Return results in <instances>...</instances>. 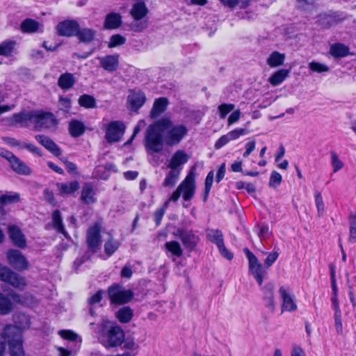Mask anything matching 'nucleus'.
<instances>
[{
  "label": "nucleus",
  "instance_id": "f257e3e1",
  "mask_svg": "<svg viewBox=\"0 0 356 356\" xmlns=\"http://www.w3.org/2000/svg\"><path fill=\"white\" fill-rule=\"evenodd\" d=\"M188 128L182 124H174L170 118H163L150 125L145 135L146 148L153 152H159L163 149V136L166 145H178L188 134Z\"/></svg>",
  "mask_w": 356,
  "mask_h": 356
},
{
  "label": "nucleus",
  "instance_id": "f03ea898",
  "mask_svg": "<svg viewBox=\"0 0 356 356\" xmlns=\"http://www.w3.org/2000/svg\"><path fill=\"white\" fill-rule=\"evenodd\" d=\"M14 319L15 325H7L5 327V333L8 334V344L10 355L24 356L22 330L29 327V319L25 314L15 315Z\"/></svg>",
  "mask_w": 356,
  "mask_h": 356
},
{
  "label": "nucleus",
  "instance_id": "7ed1b4c3",
  "mask_svg": "<svg viewBox=\"0 0 356 356\" xmlns=\"http://www.w3.org/2000/svg\"><path fill=\"white\" fill-rule=\"evenodd\" d=\"M100 342L106 348H114L122 344L124 332L119 325H110L102 321L99 325Z\"/></svg>",
  "mask_w": 356,
  "mask_h": 356
},
{
  "label": "nucleus",
  "instance_id": "20e7f679",
  "mask_svg": "<svg viewBox=\"0 0 356 356\" xmlns=\"http://www.w3.org/2000/svg\"><path fill=\"white\" fill-rule=\"evenodd\" d=\"M195 192V176L192 172H191L172 193V195L169 198V201L177 202L181 194L182 197L185 201H189L194 196Z\"/></svg>",
  "mask_w": 356,
  "mask_h": 356
},
{
  "label": "nucleus",
  "instance_id": "39448f33",
  "mask_svg": "<svg viewBox=\"0 0 356 356\" xmlns=\"http://www.w3.org/2000/svg\"><path fill=\"white\" fill-rule=\"evenodd\" d=\"M0 280L19 290H24L26 286V279L7 266L0 264Z\"/></svg>",
  "mask_w": 356,
  "mask_h": 356
},
{
  "label": "nucleus",
  "instance_id": "423d86ee",
  "mask_svg": "<svg viewBox=\"0 0 356 356\" xmlns=\"http://www.w3.org/2000/svg\"><path fill=\"white\" fill-rule=\"evenodd\" d=\"M244 252L248 259L250 273L253 275L258 284L261 286L267 275V271L263 268L257 257L248 248H245Z\"/></svg>",
  "mask_w": 356,
  "mask_h": 356
},
{
  "label": "nucleus",
  "instance_id": "0eeeda50",
  "mask_svg": "<svg viewBox=\"0 0 356 356\" xmlns=\"http://www.w3.org/2000/svg\"><path fill=\"white\" fill-rule=\"evenodd\" d=\"M0 156L5 158L9 162L12 170L17 174L22 175H29L31 174V168L12 152L4 149H0Z\"/></svg>",
  "mask_w": 356,
  "mask_h": 356
},
{
  "label": "nucleus",
  "instance_id": "6e6552de",
  "mask_svg": "<svg viewBox=\"0 0 356 356\" xmlns=\"http://www.w3.org/2000/svg\"><path fill=\"white\" fill-rule=\"evenodd\" d=\"M108 297L111 303L123 305L129 302L134 293L131 290H125L122 286L115 284L109 287L108 290Z\"/></svg>",
  "mask_w": 356,
  "mask_h": 356
},
{
  "label": "nucleus",
  "instance_id": "1a4fd4ad",
  "mask_svg": "<svg viewBox=\"0 0 356 356\" xmlns=\"http://www.w3.org/2000/svg\"><path fill=\"white\" fill-rule=\"evenodd\" d=\"M8 264L17 271L29 269V262L24 255L18 250H9L6 254Z\"/></svg>",
  "mask_w": 356,
  "mask_h": 356
},
{
  "label": "nucleus",
  "instance_id": "9d476101",
  "mask_svg": "<svg viewBox=\"0 0 356 356\" xmlns=\"http://www.w3.org/2000/svg\"><path fill=\"white\" fill-rule=\"evenodd\" d=\"M14 302H22L19 294L13 291L8 294L0 293V314L7 315L10 313L14 308Z\"/></svg>",
  "mask_w": 356,
  "mask_h": 356
},
{
  "label": "nucleus",
  "instance_id": "9b49d317",
  "mask_svg": "<svg viewBox=\"0 0 356 356\" xmlns=\"http://www.w3.org/2000/svg\"><path fill=\"white\" fill-rule=\"evenodd\" d=\"M125 131V125L121 121H113L106 128L105 139L109 143L118 142Z\"/></svg>",
  "mask_w": 356,
  "mask_h": 356
},
{
  "label": "nucleus",
  "instance_id": "f8f14e48",
  "mask_svg": "<svg viewBox=\"0 0 356 356\" xmlns=\"http://www.w3.org/2000/svg\"><path fill=\"white\" fill-rule=\"evenodd\" d=\"M56 124V120L52 113L41 111H35L33 124L35 129H49Z\"/></svg>",
  "mask_w": 356,
  "mask_h": 356
},
{
  "label": "nucleus",
  "instance_id": "ddd939ff",
  "mask_svg": "<svg viewBox=\"0 0 356 356\" xmlns=\"http://www.w3.org/2000/svg\"><path fill=\"white\" fill-rule=\"evenodd\" d=\"M175 237L179 238L184 247L193 249L199 241V237L196 236L192 230L178 228L172 232Z\"/></svg>",
  "mask_w": 356,
  "mask_h": 356
},
{
  "label": "nucleus",
  "instance_id": "4468645a",
  "mask_svg": "<svg viewBox=\"0 0 356 356\" xmlns=\"http://www.w3.org/2000/svg\"><path fill=\"white\" fill-rule=\"evenodd\" d=\"M100 226L97 224L88 228L86 235V243L89 250L92 253H95L99 249L101 236Z\"/></svg>",
  "mask_w": 356,
  "mask_h": 356
},
{
  "label": "nucleus",
  "instance_id": "2eb2a0df",
  "mask_svg": "<svg viewBox=\"0 0 356 356\" xmlns=\"http://www.w3.org/2000/svg\"><path fill=\"white\" fill-rule=\"evenodd\" d=\"M79 23L74 19H66L59 22L56 27L58 35L64 37L75 36L79 29Z\"/></svg>",
  "mask_w": 356,
  "mask_h": 356
},
{
  "label": "nucleus",
  "instance_id": "dca6fc26",
  "mask_svg": "<svg viewBox=\"0 0 356 356\" xmlns=\"http://www.w3.org/2000/svg\"><path fill=\"white\" fill-rule=\"evenodd\" d=\"M146 101L144 92L131 91L127 97L128 107L131 111H137Z\"/></svg>",
  "mask_w": 356,
  "mask_h": 356
},
{
  "label": "nucleus",
  "instance_id": "f3484780",
  "mask_svg": "<svg viewBox=\"0 0 356 356\" xmlns=\"http://www.w3.org/2000/svg\"><path fill=\"white\" fill-rule=\"evenodd\" d=\"M35 111H22L15 113L11 117L12 124H19L21 127H29L33 124Z\"/></svg>",
  "mask_w": 356,
  "mask_h": 356
},
{
  "label": "nucleus",
  "instance_id": "a211bd4d",
  "mask_svg": "<svg viewBox=\"0 0 356 356\" xmlns=\"http://www.w3.org/2000/svg\"><path fill=\"white\" fill-rule=\"evenodd\" d=\"M279 292L282 300V312H294L297 309V305L291 294L284 287H280Z\"/></svg>",
  "mask_w": 356,
  "mask_h": 356
},
{
  "label": "nucleus",
  "instance_id": "6ab92c4d",
  "mask_svg": "<svg viewBox=\"0 0 356 356\" xmlns=\"http://www.w3.org/2000/svg\"><path fill=\"white\" fill-rule=\"evenodd\" d=\"M263 298L266 307L271 312H274L275 309V302L274 299V284L273 283L266 284L263 288Z\"/></svg>",
  "mask_w": 356,
  "mask_h": 356
},
{
  "label": "nucleus",
  "instance_id": "aec40b11",
  "mask_svg": "<svg viewBox=\"0 0 356 356\" xmlns=\"http://www.w3.org/2000/svg\"><path fill=\"white\" fill-rule=\"evenodd\" d=\"M35 138L40 144L55 156H58L61 154L60 149L49 136L36 135Z\"/></svg>",
  "mask_w": 356,
  "mask_h": 356
},
{
  "label": "nucleus",
  "instance_id": "412c9836",
  "mask_svg": "<svg viewBox=\"0 0 356 356\" xmlns=\"http://www.w3.org/2000/svg\"><path fill=\"white\" fill-rule=\"evenodd\" d=\"M97 35V31L90 28H81L79 29L76 33V37L80 42L89 44L95 40Z\"/></svg>",
  "mask_w": 356,
  "mask_h": 356
},
{
  "label": "nucleus",
  "instance_id": "4be33fe9",
  "mask_svg": "<svg viewBox=\"0 0 356 356\" xmlns=\"http://www.w3.org/2000/svg\"><path fill=\"white\" fill-rule=\"evenodd\" d=\"M189 157L184 150H177L172 155L168 164L170 169H179V167L186 163Z\"/></svg>",
  "mask_w": 356,
  "mask_h": 356
},
{
  "label": "nucleus",
  "instance_id": "5701e85b",
  "mask_svg": "<svg viewBox=\"0 0 356 356\" xmlns=\"http://www.w3.org/2000/svg\"><path fill=\"white\" fill-rule=\"evenodd\" d=\"M8 233L10 239L16 246L21 248L26 246V239L19 227L15 225L9 226Z\"/></svg>",
  "mask_w": 356,
  "mask_h": 356
},
{
  "label": "nucleus",
  "instance_id": "b1692460",
  "mask_svg": "<svg viewBox=\"0 0 356 356\" xmlns=\"http://www.w3.org/2000/svg\"><path fill=\"white\" fill-rule=\"evenodd\" d=\"M95 191L91 183H85L82 187L80 200L85 204H90L96 201Z\"/></svg>",
  "mask_w": 356,
  "mask_h": 356
},
{
  "label": "nucleus",
  "instance_id": "393cba45",
  "mask_svg": "<svg viewBox=\"0 0 356 356\" xmlns=\"http://www.w3.org/2000/svg\"><path fill=\"white\" fill-rule=\"evenodd\" d=\"M101 67L108 72L116 70L119 65L118 56L115 55H108L104 57H99Z\"/></svg>",
  "mask_w": 356,
  "mask_h": 356
},
{
  "label": "nucleus",
  "instance_id": "a878e982",
  "mask_svg": "<svg viewBox=\"0 0 356 356\" xmlns=\"http://www.w3.org/2000/svg\"><path fill=\"white\" fill-rule=\"evenodd\" d=\"M42 25L35 19H25L20 24V29L23 33H33L38 31H42Z\"/></svg>",
  "mask_w": 356,
  "mask_h": 356
},
{
  "label": "nucleus",
  "instance_id": "bb28decb",
  "mask_svg": "<svg viewBox=\"0 0 356 356\" xmlns=\"http://www.w3.org/2000/svg\"><path fill=\"white\" fill-rule=\"evenodd\" d=\"M149 10L143 1L135 3L130 10V14L134 19H143L148 13Z\"/></svg>",
  "mask_w": 356,
  "mask_h": 356
},
{
  "label": "nucleus",
  "instance_id": "cd10ccee",
  "mask_svg": "<svg viewBox=\"0 0 356 356\" xmlns=\"http://www.w3.org/2000/svg\"><path fill=\"white\" fill-rule=\"evenodd\" d=\"M168 104V99L165 97H160L155 99L150 113V117L152 118H156L163 113L165 111Z\"/></svg>",
  "mask_w": 356,
  "mask_h": 356
},
{
  "label": "nucleus",
  "instance_id": "c85d7f7f",
  "mask_svg": "<svg viewBox=\"0 0 356 356\" xmlns=\"http://www.w3.org/2000/svg\"><path fill=\"white\" fill-rule=\"evenodd\" d=\"M121 24V15L118 13H111L106 15L104 26L106 29H115L120 27Z\"/></svg>",
  "mask_w": 356,
  "mask_h": 356
},
{
  "label": "nucleus",
  "instance_id": "c756f323",
  "mask_svg": "<svg viewBox=\"0 0 356 356\" xmlns=\"http://www.w3.org/2000/svg\"><path fill=\"white\" fill-rule=\"evenodd\" d=\"M56 186L60 195L72 194L79 188V183L77 181L70 183H58Z\"/></svg>",
  "mask_w": 356,
  "mask_h": 356
},
{
  "label": "nucleus",
  "instance_id": "7c9ffc66",
  "mask_svg": "<svg viewBox=\"0 0 356 356\" xmlns=\"http://www.w3.org/2000/svg\"><path fill=\"white\" fill-rule=\"evenodd\" d=\"M286 56L279 51H273L267 58L266 63L271 67H277L282 65L284 63Z\"/></svg>",
  "mask_w": 356,
  "mask_h": 356
},
{
  "label": "nucleus",
  "instance_id": "2f4dec72",
  "mask_svg": "<svg viewBox=\"0 0 356 356\" xmlns=\"http://www.w3.org/2000/svg\"><path fill=\"white\" fill-rule=\"evenodd\" d=\"M180 172V169H170L166 175L163 186L169 188L174 187L179 180Z\"/></svg>",
  "mask_w": 356,
  "mask_h": 356
},
{
  "label": "nucleus",
  "instance_id": "473e14b6",
  "mask_svg": "<svg viewBox=\"0 0 356 356\" xmlns=\"http://www.w3.org/2000/svg\"><path fill=\"white\" fill-rule=\"evenodd\" d=\"M75 83V79L72 74L66 72L60 76L58 80V86L63 90L71 88Z\"/></svg>",
  "mask_w": 356,
  "mask_h": 356
},
{
  "label": "nucleus",
  "instance_id": "72a5a7b5",
  "mask_svg": "<svg viewBox=\"0 0 356 356\" xmlns=\"http://www.w3.org/2000/svg\"><path fill=\"white\" fill-rule=\"evenodd\" d=\"M289 70L282 69L273 73L268 79L270 83L274 86L282 83L289 74Z\"/></svg>",
  "mask_w": 356,
  "mask_h": 356
},
{
  "label": "nucleus",
  "instance_id": "f704fd0d",
  "mask_svg": "<svg viewBox=\"0 0 356 356\" xmlns=\"http://www.w3.org/2000/svg\"><path fill=\"white\" fill-rule=\"evenodd\" d=\"M16 42L14 40H6L0 44V55L10 56L15 49Z\"/></svg>",
  "mask_w": 356,
  "mask_h": 356
},
{
  "label": "nucleus",
  "instance_id": "c9c22d12",
  "mask_svg": "<svg viewBox=\"0 0 356 356\" xmlns=\"http://www.w3.org/2000/svg\"><path fill=\"white\" fill-rule=\"evenodd\" d=\"M330 53L336 58L345 57L348 54L349 49L344 44L337 43L331 46Z\"/></svg>",
  "mask_w": 356,
  "mask_h": 356
},
{
  "label": "nucleus",
  "instance_id": "e433bc0d",
  "mask_svg": "<svg viewBox=\"0 0 356 356\" xmlns=\"http://www.w3.org/2000/svg\"><path fill=\"white\" fill-rule=\"evenodd\" d=\"M207 236L212 243L216 244L218 248L222 246L224 244L222 233L218 229L208 230Z\"/></svg>",
  "mask_w": 356,
  "mask_h": 356
},
{
  "label": "nucleus",
  "instance_id": "4c0bfd02",
  "mask_svg": "<svg viewBox=\"0 0 356 356\" xmlns=\"http://www.w3.org/2000/svg\"><path fill=\"white\" fill-rule=\"evenodd\" d=\"M69 130L72 136L78 137L84 133L85 126L78 120H72L70 123Z\"/></svg>",
  "mask_w": 356,
  "mask_h": 356
},
{
  "label": "nucleus",
  "instance_id": "58836bf2",
  "mask_svg": "<svg viewBox=\"0 0 356 356\" xmlns=\"http://www.w3.org/2000/svg\"><path fill=\"white\" fill-rule=\"evenodd\" d=\"M166 250L172 255L179 257L183 254V250L179 242L176 241H168L165 243Z\"/></svg>",
  "mask_w": 356,
  "mask_h": 356
},
{
  "label": "nucleus",
  "instance_id": "ea45409f",
  "mask_svg": "<svg viewBox=\"0 0 356 356\" xmlns=\"http://www.w3.org/2000/svg\"><path fill=\"white\" fill-rule=\"evenodd\" d=\"M123 348L127 350V353H134V356H136L138 353L140 346L137 344L132 337L124 338L123 340Z\"/></svg>",
  "mask_w": 356,
  "mask_h": 356
},
{
  "label": "nucleus",
  "instance_id": "a19ab883",
  "mask_svg": "<svg viewBox=\"0 0 356 356\" xmlns=\"http://www.w3.org/2000/svg\"><path fill=\"white\" fill-rule=\"evenodd\" d=\"M79 104L86 108H96V99L94 97L84 94L81 95L78 100Z\"/></svg>",
  "mask_w": 356,
  "mask_h": 356
},
{
  "label": "nucleus",
  "instance_id": "79ce46f5",
  "mask_svg": "<svg viewBox=\"0 0 356 356\" xmlns=\"http://www.w3.org/2000/svg\"><path fill=\"white\" fill-rule=\"evenodd\" d=\"M133 317V312L129 307H123L117 312V318L121 323H128Z\"/></svg>",
  "mask_w": 356,
  "mask_h": 356
},
{
  "label": "nucleus",
  "instance_id": "37998d69",
  "mask_svg": "<svg viewBox=\"0 0 356 356\" xmlns=\"http://www.w3.org/2000/svg\"><path fill=\"white\" fill-rule=\"evenodd\" d=\"M52 219L54 227L57 230L58 232L62 233L66 236V232L62 223L60 213L58 210H56L53 212Z\"/></svg>",
  "mask_w": 356,
  "mask_h": 356
},
{
  "label": "nucleus",
  "instance_id": "c03bdc74",
  "mask_svg": "<svg viewBox=\"0 0 356 356\" xmlns=\"http://www.w3.org/2000/svg\"><path fill=\"white\" fill-rule=\"evenodd\" d=\"M350 235L349 241L352 243H356V212L350 213Z\"/></svg>",
  "mask_w": 356,
  "mask_h": 356
},
{
  "label": "nucleus",
  "instance_id": "a18cd8bd",
  "mask_svg": "<svg viewBox=\"0 0 356 356\" xmlns=\"http://www.w3.org/2000/svg\"><path fill=\"white\" fill-rule=\"evenodd\" d=\"M148 26L147 20L134 19L130 23V29L134 32H142Z\"/></svg>",
  "mask_w": 356,
  "mask_h": 356
},
{
  "label": "nucleus",
  "instance_id": "49530a36",
  "mask_svg": "<svg viewBox=\"0 0 356 356\" xmlns=\"http://www.w3.org/2000/svg\"><path fill=\"white\" fill-rule=\"evenodd\" d=\"M120 245V243L119 241L114 240L113 238L109 239L104 244L105 252L108 255L111 256L118 249Z\"/></svg>",
  "mask_w": 356,
  "mask_h": 356
},
{
  "label": "nucleus",
  "instance_id": "de8ad7c7",
  "mask_svg": "<svg viewBox=\"0 0 356 356\" xmlns=\"http://www.w3.org/2000/svg\"><path fill=\"white\" fill-rule=\"evenodd\" d=\"M19 200V195L18 193L5 194L0 197L1 204H10L17 202Z\"/></svg>",
  "mask_w": 356,
  "mask_h": 356
},
{
  "label": "nucleus",
  "instance_id": "09e8293b",
  "mask_svg": "<svg viewBox=\"0 0 356 356\" xmlns=\"http://www.w3.org/2000/svg\"><path fill=\"white\" fill-rule=\"evenodd\" d=\"M308 67L312 72L318 73L327 72L330 70L327 65L316 61L310 62Z\"/></svg>",
  "mask_w": 356,
  "mask_h": 356
},
{
  "label": "nucleus",
  "instance_id": "8fccbe9b",
  "mask_svg": "<svg viewBox=\"0 0 356 356\" xmlns=\"http://www.w3.org/2000/svg\"><path fill=\"white\" fill-rule=\"evenodd\" d=\"M213 177L214 173L213 171H210L205 180V188H204V201H206L207 200V197L209 196V192L211 188V186L213 181Z\"/></svg>",
  "mask_w": 356,
  "mask_h": 356
},
{
  "label": "nucleus",
  "instance_id": "3c124183",
  "mask_svg": "<svg viewBox=\"0 0 356 356\" xmlns=\"http://www.w3.org/2000/svg\"><path fill=\"white\" fill-rule=\"evenodd\" d=\"M58 334L62 338L69 341H75L79 339V341L81 342V339L78 334L72 330H60Z\"/></svg>",
  "mask_w": 356,
  "mask_h": 356
},
{
  "label": "nucleus",
  "instance_id": "603ef678",
  "mask_svg": "<svg viewBox=\"0 0 356 356\" xmlns=\"http://www.w3.org/2000/svg\"><path fill=\"white\" fill-rule=\"evenodd\" d=\"M248 131L245 129H236L228 132L226 135L229 141L238 138L241 136L247 134Z\"/></svg>",
  "mask_w": 356,
  "mask_h": 356
},
{
  "label": "nucleus",
  "instance_id": "864d4df0",
  "mask_svg": "<svg viewBox=\"0 0 356 356\" xmlns=\"http://www.w3.org/2000/svg\"><path fill=\"white\" fill-rule=\"evenodd\" d=\"M126 42V38L121 35L115 34L111 37L108 43L109 47H114L118 45L123 44Z\"/></svg>",
  "mask_w": 356,
  "mask_h": 356
},
{
  "label": "nucleus",
  "instance_id": "5fc2aeb1",
  "mask_svg": "<svg viewBox=\"0 0 356 356\" xmlns=\"http://www.w3.org/2000/svg\"><path fill=\"white\" fill-rule=\"evenodd\" d=\"M331 163L334 172H337L343 167V163L339 159L335 152L331 153Z\"/></svg>",
  "mask_w": 356,
  "mask_h": 356
},
{
  "label": "nucleus",
  "instance_id": "6e6d98bb",
  "mask_svg": "<svg viewBox=\"0 0 356 356\" xmlns=\"http://www.w3.org/2000/svg\"><path fill=\"white\" fill-rule=\"evenodd\" d=\"M282 179V175L279 172L273 171L270 177L269 186L277 188L281 184Z\"/></svg>",
  "mask_w": 356,
  "mask_h": 356
},
{
  "label": "nucleus",
  "instance_id": "4d7b16f0",
  "mask_svg": "<svg viewBox=\"0 0 356 356\" xmlns=\"http://www.w3.org/2000/svg\"><path fill=\"white\" fill-rule=\"evenodd\" d=\"M232 104H222L218 106V111L220 118L223 119L225 116L234 108Z\"/></svg>",
  "mask_w": 356,
  "mask_h": 356
},
{
  "label": "nucleus",
  "instance_id": "13d9d810",
  "mask_svg": "<svg viewBox=\"0 0 356 356\" xmlns=\"http://www.w3.org/2000/svg\"><path fill=\"white\" fill-rule=\"evenodd\" d=\"M278 257L279 253L277 251L269 253L264 260V268L266 269L270 268L277 259Z\"/></svg>",
  "mask_w": 356,
  "mask_h": 356
},
{
  "label": "nucleus",
  "instance_id": "bf43d9fd",
  "mask_svg": "<svg viewBox=\"0 0 356 356\" xmlns=\"http://www.w3.org/2000/svg\"><path fill=\"white\" fill-rule=\"evenodd\" d=\"M169 200L165 203L164 207L157 209L154 212L155 217V222L156 226H159L162 220L163 216L165 212V209L167 208L169 202Z\"/></svg>",
  "mask_w": 356,
  "mask_h": 356
},
{
  "label": "nucleus",
  "instance_id": "052dcab7",
  "mask_svg": "<svg viewBox=\"0 0 356 356\" xmlns=\"http://www.w3.org/2000/svg\"><path fill=\"white\" fill-rule=\"evenodd\" d=\"M315 202L317 207L318 215V216H321L324 211V204L321 193L320 192L316 193Z\"/></svg>",
  "mask_w": 356,
  "mask_h": 356
},
{
  "label": "nucleus",
  "instance_id": "680f3d73",
  "mask_svg": "<svg viewBox=\"0 0 356 356\" xmlns=\"http://www.w3.org/2000/svg\"><path fill=\"white\" fill-rule=\"evenodd\" d=\"M27 149L29 151H30L31 153L37 154L40 156H42L41 150L39 147H36L32 143H22L21 146V149Z\"/></svg>",
  "mask_w": 356,
  "mask_h": 356
},
{
  "label": "nucleus",
  "instance_id": "e2e57ef3",
  "mask_svg": "<svg viewBox=\"0 0 356 356\" xmlns=\"http://www.w3.org/2000/svg\"><path fill=\"white\" fill-rule=\"evenodd\" d=\"M258 228H259L258 235H259V237L261 240L266 239V238H268L269 236L270 233L269 232V227L268 225H259Z\"/></svg>",
  "mask_w": 356,
  "mask_h": 356
},
{
  "label": "nucleus",
  "instance_id": "0e129e2a",
  "mask_svg": "<svg viewBox=\"0 0 356 356\" xmlns=\"http://www.w3.org/2000/svg\"><path fill=\"white\" fill-rule=\"evenodd\" d=\"M8 343V334L5 333V327L0 333V355L4 352Z\"/></svg>",
  "mask_w": 356,
  "mask_h": 356
},
{
  "label": "nucleus",
  "instance_id": "69168bd1",
  "mask_svg": "<svg viewBox=\"0 0 356 356\" xmlns=\"http://www.w3.org/2000/svg\"><path fill=\"white\" fill-rule=\"evenodd\" d=\"M335 327L338 334L342 333L343 326L341 322V312L334 314Z\"/></svg>",
  "mask_w": 356,
  "mask_h": 356
},
{
  "label": "nucleus",
  "instance_id": "338daca9",
  "mask_svg": "<svg viewBox=\"0 0 356 356\" xmlns=\"http://www.w3.org/2000/svg\"><path fill=\"white\" fill-rule=\"evenodd\" d=\"M3 141L10 147H19L21 148L22 143L11 137H3Z\"/></svg>",
  "mask_w": 356,
  "mask_h": 356
},
{
  "label": "nucleus",
  "instance_id": "774afa93",
  "mask_svg": "<svg viewBox=\"0 0 356 356\" xmlns=\"http://www.w3.org/2000/svg\"><path fill=\"white\" fill-rule=\"evenodd\" d=\"M44 197L45 200L52 205H56V201L54 198V193L46 188L44 191Z\"/></svg>",
  "mask_w": 356,
  "mask_h": 356
}]
</instances>
